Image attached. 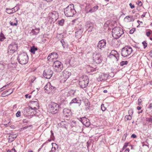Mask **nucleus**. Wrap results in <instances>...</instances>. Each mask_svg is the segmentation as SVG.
I'll list each match as a JSON object with an SVG mask.
<instances>
[{"label":"nucleus","instance_id":"nucleus-1","mask_svg":"<svg viewBox=\"0 0 152 152\" xmlns=\"http://www.w3.org/2000/svg\"><path fill=\"white\" fill-rule=\"evenodd\" d=\"M64 12L65 15L67 17H73L76 12L72 4H70L65 8Z\"/></svg>","mask_w":152,"mask_h":152},{"label":"nucleus","instance_id":"nucleus-2","mask_svg":"<svg viewBox=\"0 0 152 152\" xmlns=\"http://www.w3.org/2000/svg\"><path fill=\"white\" fill-rule=\"evenodd\" d=\"M123 30L122 28L119 27H115L112 30V35L115 39H118L124 34Z\"/></svg>","mask_w":152,"mask_h":152},{"label":"nucleus","instance_id":"nucleus-3","mask_svg":"<svg viewBox=\"0 0 152 152\" xmlns=\"http://www.w3.org/2000/svg\"><path fill=\"white\" fill-rule=\"evenodd\" d=\"M17 59L20 64L23 65L26 64L28 63V57L26 53H23L19 54Z\"/></svg>","mask_w":152,"mask_h":152},{"label":"nucleus","instance_id":"nucleus-4","mask_svg":"<svg viewBox=\"0 0 152 152\" xmlns=\"http://www.w3.org/2000/svg\"><path fill=\"white\" fill-rule=\"evenodd\" d=\"M132 49L130 46H126L122 48L121 51V55L124 57H127L132 53Z\"/></svg>","mask_w":152,"mask_h":152},{"label":"nucleus","instance_id":"nucleus-5","mask_svg":"<svg viewBox=\"0 0 152 152\" xmlns=\"http://www.w3.org/2000/svg\"><path fill=\"white\" fill-rule=\"evenodd\" d=\"M44 88L45 90L46 91L45 92L47 93H50V92L52 93H54L56 89V88L51 85L50 82L48 83L45 86Z\"/></svg>","mask_w":152,"mask_h":152},{"label":"nucleus","instance_id":"nucleus-6","mask_svg":"<svg viewBox=\"0 0 152 152\" xmlns=\"http://www.w3.org/2000/svg\"><path fill=\"white\" fill-rule=\"evenodd\" d=\"M88 83L89 80L88 77H86L80 79L79 82V84L80 87L82 88L86 87Z\"/></svg>","mask_w":152,"mask_h":152},{"label":"nucleus","instance_id":"nucleus-7","mask_svg":"<svg viewBox=\"0 0 152 152\" xmlns=\"http://www.w3.org/2000/svg\"><path fill=\"white\" fill-rule=\"evenodd\" d=\"M50 110L51 113L53 114L57 113L59 107L58 104L54 102H51L50 104Z\"/></svg>","mask_w":152,"mask_h":152},{"label":"nucleus","instance_id":"nucleus-8","mask_svg":"<svg viewBox=\"0 0 152 152\" xmlns=\"http://www.w3.org/2000/svg\"><path fill=\"white\" fill-rule=\"evenodd\" d=\"M18 49V44L15 42H12L10 45L8 47V52L13 53Z\"/></svg>","mask_w":152,"mask_h":152},{"label":"nucleus","instance_id":"nucleus-9","mask_svg":"<svg viewBox=\"0 0 152 152\" xmlns=\"http://www.w3.org/2000/svg\"><path fill=\"white\" fill-rule=\"evenodd\" d=\"M93 60L96 64H100L103 60L102 56L100 54H94L93 55Z\"/></svg>","mask_w":152,"mask_h":152},{"label":"nucleus","instance_id":"nucleus-10","mask_svg":"<svg viewBox=\"0 0 152 152\" xmlns=\"http://www.w3.org/2000/svg\"><path fill=\"white\" fill-rule=\"evenodd\" d=\"M53 66L58 72L61 71L63 68L62 63L59 61H54L53 64Z\"/></svg>","mask_w":152,"mask_h":152},{"label":"nucleus","instance_id":"nucleus-11","mask_svg":"<svg viewBox=\"0 0 152 152\" xmlns=\"http://www.w3.org/2000/svg\"><path fill=\"white\" fill-rule=\"evenodd\" d=\"M53 74V71L50 69H48L47 70L44 71L43 75L45 78L49 79L52 77Z\"/></svg>","mask_w":152,"mask_h":152},{"label":"nucleus","instance_id":"nucleus-12","mask_svg":"<svg viewBox=\"0 0 152 152\" xmlns=\"http://www.w3.org/2000/svg\"><path fill=\"white\" fill-rule=\"evenodd\" d=\"M119 55L118 52L115 50H112L108 56L110 58H115L118 61L119 59Z\"/></svg>","mask_w":152,"mask_h":152},{"label":"nucleus","instance_id":"nucleus-13","mask_svg":"<svg viewBox=\"0 0 152 152\" xmlns=\"http://www.w3.org/2000/svg\"><path fill=\"white\" fill-rule=\"evenodd\" d=\"M83 28L80 26L76 29L75 36L77 38L81 37V35L83 33Z\"/></svg>","mask_w":152,"mask_h":152},{"label":"nucleus","instance_id":"nucleus-14","mask_svg":"<svg viewBox=\"0 0 152 152\" xmlns=\"http://www.w3.org/2000/svg\"><path fill=\"white\" fill-rule=\"evenodd\" d=\"M19 7L18 6H16L12 9L7 8L6 12L8 14H11L18 10Z\"/></svg>","mask_w":152,"mask_h":152},{"label":"nucleus","instance_id":"nucleus-15","mask_svg":"<svg viewBox=\"0 0 152 152\" xmlns=\"http://www.w3.org/2000/svg\"><path fill=\"white\" fill-rule=\"evenodd\" d=\"M80 121L82 124L86 126H88L90 125V122H89V120L85 117H83L80 118Z\"/></svg>","mask_w":152,"mask_h":152},{"label":"nucleus","instance_id":"nucleus-16","mask_svg":"<svg viewBox=\"0 0 152 152\" xmlns=\"http://www.w3.org/2000/svg\"><path fill=\"white\" fill-rule=\"evenodd\" d=\"M108 77V74L104 73H101L99 75L98 79L99 81L105 80H107Z\"/></svg>","mask_w":152,"mask_h":152},{"label":"nucleus","instance_id":"nucleus-17","mask_svg":"<svg viewBox=\"0 0 152 152\" xmlns=\"http://www.w3.org/2000/svg\"><path fill=\"white\" fill-rule=\"evenodd\" d=\"M106 41L104 39H103L99 41L97 47L98 48L101 49L102 48H104L106 46Z\"/></svg>","mask_w":152,"mask_h":152},{"label":"nucleus","instance_id":"nucleus-18","mask_svg":"<svg viewBox=\"0 0 152 152\" xmlns=\"http://www.w3.org/2000/svg\"><path fill=\"white\" fill-rule=\"evenodd\" d=\"M49 16L52 20H56L58 18V14L56 11H53L49 14Z\"/></svg>","mask_w":152,"mask_h":152},{"label":"nucleus","instance_id":"nucleus-19","mask_svg":"<svg viewBox=\"0 0 152 152\" xmlns=\"http://www.w3.org/2000/svg\"><path fill=\"white\" fill-rule=\"evenodd\" d=\"M71 73L70 72L65 70L63 72V77L64 79V81H65L71 75Z\"/></svg>","mask_w":152,"mask_h":152},{"label":"nucleus","instance_id":"nucleus-20","mask_svg":"<svg viewBox=\"0 0 152 152\" xmlns=\"http://www.w3.org/2000/svg\"><path fill=\"white\" fill-rule=\"evenodd\" d=\"M81 101L79 98H76L73 99L69 103L70 105H71L73 103H77L80 106L81 104Z\"/></svg>","mask_w":152,"mask_h":152},{"label":"nucleus","instance_id":"nucleus-21","mask_svg":"<svg viewBox=\"0 0 152 152\" xmlns=\"http://www.w3.org/2000/svg\"><path fill=\"white\" fill-rule=\"evenodd\" d=\"M34 28L32 29L30 34L31 35H37L40 31V28H36L34 27Z\"/></svg>","mask_w":152,"mask_h":152},{"label":"nucleus","instance_id":"nucleus-22","mask_svg":"<svg viewBox=\"0 0 152 152\" xmlns=\"http://www.w3.org/2000/svg\"><path fill=\"white\" fill-rule=\"evenodd\" d=\"M99 6L98 5H96L92 8H91L90 9L88 10L87 9H86V13H88L89 12L92 13L96 12L98 9Z\"/></svg>","mask_w":152,"mask_h":152},{"label":"nucleus","instance_id":"nucleus-23","mask_svg":"<svg viewBox=\"0 0 152 152\" xmlns=\"http://www.w3.org/2000/svg\"><path fill=\"white\" fill-rule=\"evenodd\" d=\"M13 91V90L12 89H8L3 92L1 94V96L3 97H5L11 94Z\"/></svg>","mask_w":152,"mask_h":152},{"label":"nucleus","instance_id":"nucleus-24","mask_svg":"<svg viewBox=\"0 0 152 152\" xmlns=\"http://www.w3.org/2000/svg\"><path fill=\"white\" fill-rule=\"evenodd\" d=\"M67 104L68 102L66 100H62L61 99V101L59 103L58 105L60 108H64Z\"/></svg>","mask_w":152,"mask_h":152},{"label":"nucleus","instance_id":"nucleus-25","mask_svg":"<svg viewBox=\"0 0 152 152\" xmlns=\"http://www.w3.org/2000/svg\"><path fill=\"white\" fill-rule=\"evenodd\" d=\"M33 110L31 107V108L26 107L23 109V113L24 115H30L31 114H30L29 112L30 111V110Z\"/></svg>","mask_w":152,"mask_h":152},{"label":"nucleus","instance_id":"nucleus-26","mask_svg":"<svg viewBox=\"0 0 152 152\" xmlns=\"http://www.w3.org/2000/svg\"><path fill=\"white\" fill-rule=\"evenodd\" d=\"M63 113L65 116L68 117L71 115V112L69 109L65 108L63 110Z\"/></svg>","mask_w":152,"mask_h":152},{"label":"nucleus","instance_id":"nucleus-27","mask_svg":"<svg viewBox=\"0 0 152 152\" xmlns=\"http://www.w3.org/2000/svg\"><path fill=\"white\" fill-rule=\"evenodd\" d=\"M10 135L9 136L8 139L9 141L10 142L13 141L17 137L16 134H14L12 133L9 134Z\"/></svg>","mask_w":152,"mask_h":152},{"label":"nucleus","instance_id":"nucleus-28","mask_svg":"<svg viewBox=\"0 0 152 152\" xmlns=\"http://www.w3.org/2000/svg\"><path fill=\"white\" fill-rule=\"evenodd\" d=\"M31 104L32 106H34V108L35 109H36V107H39V103L37 102V100L36 99V101H30Z\"/></svg>","mask_w":152,"mask_h":152},{"label":"nucleus","instance_id":"nucleus-29","mask_svg":"<svg viewBox=\"0 0 152 152\" xmlns=\"http://www.w3.org/2000/svg\"><path fill=\"white\" fill-rule=\"evenodd\" d=\"M133 18L132 16H126L124 18V20L126 22H129L131 21Z\"/></svg>","mask_w":152,"mask_h":152},{"label":"nucleus","instance_id":"nucleus-30","mask_svg":"<svg viewBox=\"0 0 152 152\" xmlns=\"http://www.w3.org/2000/svg\"><path fill=\"white\" fill-rule=\"evenodd\" d=\"M61 43L62 46L64 48H67L68 47V44L67 42H65L64 39H62L61 40Z\"/></svg>","mask_w":152,"mask_h":152},{"label":"nucleus","instance_id":"nucleus-31","mask_svg":"<svg viewBox=\"0 0 152 152\" xmlns=\"http://www.w3.org/2000/svg\"><path fill=\"white\" fill-rule=\"evenodd\" d=\"M37 48H36L35 46H33L31 48L30 51L33 54L35 53V51L37 50Z\"/></svg>","mask_w":152,"mask_h":152},{"label":"nucleus","instance_id":"nucleus-32","mask_svg":"<svg viewBox=\"0 0 152 152\" xmlns=\"http://www.w3.org/2000/svg\"><path fill=\"white\" fill-rule=\"evenodd\" d=\"M93 26H94L93 23L90 21H87L86 23V26L87 28Z\"/></svg>","mask_w":152,"mask_h":152},{"label":"nucleus","instance_id":"nucleus-33","mask_svg":"<svg viewBox=\"0 0 152 152\" xmlns=\"http://www.w3.org/2000/svg\"><path fill=\"white\" fill-rule=\"evenodd\" d=\"M52 145L53 146L52 149L54 151V152H55L56 150V148H58V145L57 144L55 143H52Z\"/></svg>","mask_w":152,"mask_h":152},{"label":"nucleus","instance_id":"nucleus-34","mask_svg":"<svg viewBox=\"0 0 152 152\" xmlns=\"http://www.w3.org/2000/svg\"><path fill=\"white\" fill-rule=\"evenodd\" d=\"M5 39V38L4 34L1 32L0 34V41H3Z\"/></svg>","mask_w":152,"mask_h":152},{"label":"nucleus","instance_id":"nucleus-35","mask_svg":"<svg viewBox=\"0 0 152 152\" xmlns=\"http://www.w3.org/2000/svg\"><path fill=\"white\" fill-rule=\"evenodd\" d=\"M64 20L63 19H62L58 21V24L59 26H62L64 24Z\"/></svg>","mask_w":152,"mask_h":152},{"label":"nucleus","instance_id":"nucleus-36","mask_svg":"<svg viewBox=\"0 0 152 152\" xmlns=\"http://www.w3.org/2000/svg\"><path fill=\"white\" fill-rule=\"evenodd\" d=\"M17 19L16 18H15V20H16ZM10 25L11 26H17V24H18V22H17V20H16V22L15 23H13L12 22H11V21H10Z\"/></svg>","mask_w":152,"mask_h":152},{"label":"nucleus","instance_id":"nucleus-37","mask_svg":"<svg viewBox=\"0 0 152 152\" xmlns=\"http://www.w3.org/2000/svg\"><path fill=\"white\" fill-rule=\"evenodd\" d=\"M125 118L126 120H129L132 119V117L130 115H127L125 116Z\"/></svg>","mask_w":152,"mask_h":152},{"label":"nucleus","instance_id":"nucleus-38","mask_svg":"<svg viewBox=\"0 0 152 152\" xmlns=\"http://www.w3.org/2000/svg\"><path fill=\"white\" fill-rule=\"evenodd\" d=\"M128 63V61H123L121 62L120 65L121 66H123L125 65H126Z\"/></svg>","mask_w":152,"mask_h":152},{"label":"nucleus","instance_id":"nucleus-39","mask_svg":"<svg viewBox=\"0 0 152 152\" xmlns=\"http://www.w3.org/2000/svg\"><path fill=\"white\" fill-rule=\"evenodd\" d=\"M53 54H57V53L56 52H53L50 54L48 57V60H49L51 58H53V57H52Z\"/></svg>","mask_w":152,"mask_h":152},{"label":"nucleus","instance_id":"nucleus-40","mask_svg":"<svg viewBox=\"0 0 152 152\" xmlns=\"http://www.w3.org/2000/svg\"><path fill=\"white\" fill-rule=\"evenodd\" d=\"M85 105L88 107H89L90 103L88 100L85 101Z\"/></svg>","mask_w":152,"mask_h":152},{"label":"nucleus","instance_id":"nucleus-41","mask_svg":"<svg viewBox=\"0 0 152 152\" xmlns=\"http://www.w3.org/2000/svg\"><path fill=\"white\" fill-rule=\"evenodd\" d=\"M94 28V26H91V27L87 28V30H88L89 32H91L93 30Z\"/></svg>","mask_w":152,"mask_h":152},{"label":"nucleus","instance_id":"nucleus-42","mask_svg":"<svg viewBox=\"0 0 152 152\" xmlns=\"http://www.w3.org/2000/svg\"><path fill=\"white\" fill-rule=\"evenodd\" d=\"M21 115V112L20 111H18L16 114V116L17 117H18Z\"/></svg>","mask_w":152,"mask_h":152},{"label":"nucleus","instance_id":"nucleus-43","mask_svg":"<svg viewBox=\"0 0 152 152\" xmlns=\"http://www.w3.org/2000/svg\"><path fill=\"white\" fill-rule=\"evenodd\" d=\"M142 44L144 46V48H145L147 47V43L145 41L143 42Z\"/></svg>","mask_w":152,"mask_h":152},{"label":"nucleus","instance_id":"nucleus-44","mask_svg":"<svg viewBox=\"0 0 152 152\" xmlns=\"http://www.w3.org/2000/svg\"><path fill=\"white\" fill-rule=\"evenodd\" d=\"M101 108L102 111H104L106 109V108L104 106V104H102Z\"/></svg>","mask_w":152,"mask_h":152},{"label":"nucleus","instance_id":"nucleus-45","mask_svg":"<svg viewBox=\"0 0 152 152\" xmlns=\"http://www.w3.org/2000/svg\"><path fill=\"white\" fill-rule=\"evenodd\" d=\"M32 126V125H29V126H25V127H23L22 128H21V130H24V129H27L28 127H31V126Z\"/></svg>","mask_w":152,"mask_h":152},{"label":"nucleus","instance_id":"nucleus-46","mask_svg":"<svg viewBox=\"0 0 152 152\" xmlns=\"http://www.w3.org/2000/svg\"><path fill=\"white\" fill-rule=\"evenodd\" d=\"M4 68V65L0 63V69L2 70Z\"/></svg>","mask_w":152,"mask_h":152},{"label":"nucleus","instance_id":"nucleus-47","mask_svg":"<svg viewBox=\"0 0 152 152\" xmlns=\"http://www.w3.org/2000/svg\"><path fill=\"white\" fill-rule=\"evenodd\" d=\"M52 56H53V58H58V55L57 54H57H52Z\"/></svg>","mask_w":152,"mask_h":152},{"label":"nucleus","instance_id":"nucleus-48","mask_svg":"<svg viewBox=\"0 0 152 152\" xmlns=\"http://www.w3.org/2000/svg\"><path fill=\"white\" fill-rule=\"evenodd\" d=\"M51 135L50 136V138L52 139L53 140V138H54V135H53V131L51 130Z\"/></svg>","mask_w":152,"mask_h":152},{"label":"nucleus","instance_id":"nucleus-49","mask_svg":"<svg viewBox=\"0 0 152 152\" xmlns=\"http://www.w3.org/2000/svg\"><path fill=\"white\" fill-rule=\"evenodd\" d=\"M146 121L148 122H152V118H146Z\"/></svg>","mask_w":152,"mask_h":152},{"label":"nucleus","instance_id":"nucleus-50","mask_svg":"<svg viewBox=\"0 0 152 152\" xmlns=\"http://www.w3.org/2000/svg\"><path fill=\"white\" fill-rule=\"evenodd\" d=\"M25 96L26 98H30L31 97V95H29L28 94H26L25 95Z\"/></svg>","mask_w":152,"mask_h":152},{"label":"nucleus","instance_id":"nucleus-51","mask_svg":"<svg viewBox=\"0 0 152 152\" xmlns=\"http://www.w3.org/2000/svg\"><path fill=\"white\" fill-rule=\"evenodd\" d=\"M137 4L139 6H141L142 5V3L141 1H138L137 2Z\"/></svg>","mask_w":152,"mask_h":152},{"label":"nucleus","instance_id":"nucleus-52","mask_svg":"<svg viewBox=\"0 0 152 152\" xmlns=\"http://www.w3.org/2000/svg\"><path fill=\"white\" fill-rule=\"evenodd\" d=\"M151 34V33L149 31H148L146 32V34L147 37H149Z\"/></svg>","mask_w":152,"mask_h":152},{"label":"nucleus","instance_id":"nucleus-53","mask_svg":"<svg viewBox=\"0 0 152 152\" xmlns=\"http://www.w3.org/2000/svg\"><path fill=\"white\" fill-rule=\"evenodd\" d=\"M129 33L130 34H133V29H132L130 30L129 31Z\"/></svg>","mask_w":152,"mask_h":152},{"label":"nucleus","instance_id":"nucleus-54","mask_svg":"<svg viewBox=\"0 0 152 152\" xmlns=\"http://www.w3.org/2000/svg\"><path fill=\"white\" fill-rule=\"evenodd\" d=\"M128 145V143H125L124 146V148H126Z\"/></svg>","mask_w":152,"mask_h":152},{"label":"nucleus","instance_id":"nucleus-55","mask_svg":"<svg viewBox=\"0 0 152 152\" xmlns=\"http://www.w3.org/2000/svg\"><path fill=\"white\" fill-rule=\"evenodd\" d=\"M23 123H27L28 122V121L26 119H24L23 120Z\"/></svg>","mask_w":152,"mask_h":152},{"label":"nucleus","instance_id":"nucleus-56","mask_svg":"<svg viewBox=\"0 0 152 152\" xmlns=\"http://www.w3.org/2000/svg\"><path fill=\"white\" fill-rule=\"evenodd\" d=\"M7 86H3L1 88V91H2Z\"/></svg>","mask_w":152,"mask_h":152},{"label":"nucleus","instance_id":"nucleus-57","mask_svg":"<svg viewBox=\"0 0 152 152\" xmlns=\"http://www.w3.org/2000/svg\"><path fill=\"white\" fill-rule=\"evenodd\" d=\"M127 135V134H124L123 136V139L124 138V139H125Z\"/></svg>","mask_w":152,"mask_h":152},{"label":"nucleus","instance_id":"nucleus-58","mask_svg":"<svg viewBox=\"0 0 152 152\" xmlns=\"http://www.w3.org/2000/svg\"><path fill=\"white\" fill-rule=\"evenodd\" d=\"M129 5L130 6L131 8H132V9L133 8V5H132V4L131 3H130L129 4Z\"/></svg>","mask_w":152,"mask_h":152},{"label":"nucleus","instance_id":"nucleus-59","mask_svg":"<svg viewBox=\"0 0 152 152\" xmlns=\"http://www.w3.org/2000/svg\"><path fill=\"white\" fill-rule=\"evenodd\" d=\"M141 108H142V107H141L139 106H138L137 107V109L139 110H140L141 109Z\"/></svg>","mask_w":152,"mask_h":152},{"label":"nucleus","instance_id":"nucleus-60","mask_svg":"<svg viewBox=\"0 0 152 152\" xmlns=\"http://www.w3.org/2000/svg\"><path fill=\"white\" fill-rule=\"evenodd\" d=\"M129 148H127L126 150L124 152H129Z\"/></svg>","mask_w":152,"mask_h":152},{"label":"nucleus","instance_id":"nucleus-61","mask_svg":"<svg viewBox=\"0 0 152 152\" xmlns=\"http://www.w3.org/2000/svg\"><path fill=\"white\" fill-rule=\"evenodd\" d=\"M149 108H152V103H151L150 104L149 106Z\"/></svg>","mask_w":152,"mask_h":152},{"label":"nucleus","instance_id":"nucleus-62","mask_svg":"<svg viewBox=\"0 0 152 152\" xmlns=\"http://www.w3.org/2000/svg\"><path fill=\"white\" fill-rule=\"evenodd\" d=\"M11 152H12V151H14L15 152H16V151L15 150V149L13 148H12V149L11 150Z\"/></svg>","mask_w":152,"mask_h":152},{"label":"nucleus","instance_id":"nucleus-63","mask_svg":"<svg viewBox=\"0 0 152 152\" xmlns=\"http://www.w3.org/2000/svg\"><path fill=\"white\" fill-rule=\"evenodd\" d=\"M6 151H7V152H11V150H10V149H6Z\"/></svg>","mask_w":152,"mask_h":152},{"label":"nucleus","instance_id":"nucleus-64","mask_svg":"<svg viewBox=\"0 0 152 152\" xmlns=\"http://www.w3.org/2000/svg\"><path fill=\"white\" fill-rule=\"evenodd\" d=\"M145 16V13L143 14V15H142L141 16V17L143 18V17H144Z\"/></svg>","mask_w":152,"mask_h":152}]
</instances>
